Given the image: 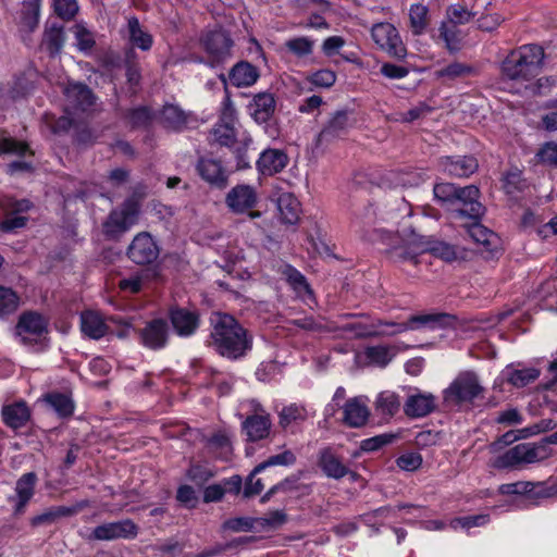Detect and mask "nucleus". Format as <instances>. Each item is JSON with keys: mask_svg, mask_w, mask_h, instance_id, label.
Returning a JSON list of instances; mask_svg holds the SVG:
<instances>
[{"mask_svg": "<svg viewBox=\"0 0 557 557\" xmlns=\"http://www.w3.org/2000/svg\"><path fill=\"white\" fill-rule=\"evenodd\" d=\"M208 347L231 361L245 358L252 349L253 336L233 315L214 313L210 319Z\"/></svg>", "mask_w": 557, "mask_h": 557, "instance_id": "f257e3e1", "label": "nucleus"}, {"mask_svg": "<svg viewBox=\"0 0 557 557\" xmlns=\"http://www.w3.org/2000/svg\"><path fill=\"white\" fill-rule=\"evenodd\" d=\"M456 317L449 313L436 312V313H423L414 314L408 318L405 322H387L379 320L375 326H387V330L369 331L361 324L348 323L342 326L345 332H354L356 337H371V336H394L404 333L409 330H441L450 327L455 324Z\"/></svg>", "mask_w": 557, "mask_h": 557, "instance_id": "f03ea898", "label": "nucleus"}, {"mask_svg": "<svg viewBox=\"0 0 557 557\" xmlns=\"http://www.w3.org/2000/svg\"><path fill=\"white\" fill-rule=\"evenodd\" d=\"M545 51L537 44H527L508 52L500 62L502 77L517 83H530L544 65Z\"/></svg>", "mask_w": 557, "mask_h": 557, "instance_id": "7ed1b4c3", "label": "nucleus"}, {"mask_svg": "<svg viewBox=\"0 0 557 557\" xmlns=\"http://www.w3.org/2000/svg\"><path fill=\"white\" fill-rule=\"evenodd\" d=\"M550 444H557V432L539 443H521L495 457L492 467L497 470H517L527 465L537 463L553 455Z\"/></svg>", "mask_w": 557, "mask_h": 557, "instance_id": "20e7f679", "label": "nucleus"}, {"mask_svg": "<svg viewBox=\"0 0 557 557\" xmlns=\"http://www.w3.org/2000/svg\"><path fill=\"white\" fill-rule=\"evenodd\" d=\"M140 206L134 198H127L119 207L111 210L102 223V233L108 239H119L137 222Z\"/></svg>", "mask_w": 557, "mask_h": 557, "instance_id": "39448f33", "label": "nucleus"}, {"mask_svg": "<svg viewBox=\"0 0 557 557\" xmlns=\"http://www.w3.org/2000/svg\"><path fill=\"white\" fill-rule=\"evenodd\" d=\"M483 392L478 376L470 371L461 372L443 392L444 403L448 406H458L472 403Z\"/></svg>", "mask_w": 557, "mask_h": 557, "instance_id": "423d86ee", "label": "nucleus"}, {"mask_svg": "<svg viewBox=\"0 0 557 557\" xmlns=\"http://www.w3.org/2000/svg\"><path fill=\"white\" fill-rule=\"evenodd\" d=\"M371 38L388 57L397 60H404L407 57V48L393 24L388 22L374 24L371 28Z\"/></svg>", "mask_w": 557, "mask_h": 557, "instance_id": "0eeeda50", "label": "nucleus"}, {"mask_svg": "<svg viewBox=\"0 0 557 557\" xmlns=\"http://www.w3.org/2000/svg\"><path fill=\"white\" fill-rule=\"evenodd\" d=\"M201 45L208 55L210 66H218L232 57L233 40L223 29L207 32L201 37Z\"/></svg>", "mask_w": 557, "mask_h": 557, "instance_id": "6e6552de", "label": "nucleus"}, {"mask_svg": "<svg viewBox=\"0 0 557 557\" xmlns=\"http://www.w3.org/2000/svg\"><path fill=\"white\" fill-rule=\"evenodd\" d=\"M228 210L235 214L248 213L250 219L260 218V211L252 209L258 203V194L255 187L247 184H238L230 189L225 196Z\"/></svg>", "mask_w": 557, "mask_h": 557, "instance_id": "1a4fd4ad", "label": "nucleus"}, {"mask_svg": "<svg viewBox=\"0 0 557 557\" xmlns=\"http://www.w3.org/2000/svg\"><path fill=\"white\" fill-rule=\"evenodd\" d=\"M354 227L357 232L372 243H382L385 239L391 242L398 240V234L385 231L384 228L377 227V213L375 208L370 205L359 212L354 222Z\"/></svg>", "mask_w": 557, "mask_h": 557, "instance_id": "9d476101", "label": "nucleus"}, {"mask_svg": "<svg viewBox=\"0 0 557 557\" xmlns=\"http://www.w3.org/2000/svg\"><path fill=\"white\" fill-rule=\"evenodd\" d=\"M47 332V320L40 313L33 311L22 313L15 326V335L25 346L38 344Z\"/></svg>", "mask_w": 557, "mask_h": 557, "instance_id": "9b49d317", "label": "nucleus"}, {"mask_svg": "<svg viewBox=\"0 0 557 557\" xmlns=\"http://www.w3.org/2000/svg\"><path fill=\"white\" fill-rule=\"evenodd\" d=\"M139 527L132 519L106 522L92 529L89 539L95 541L134 540Z\"/></svg>", "mask_w": 557, "mask_h": 557, "instance_id": "f8f14e48", "label": "nucleus"}, {"mask_svg": "<svg viewBox=\"0 0 557 557\" xmlns=\"http://www.w3.org/2000/svg\"><path fill=\"white\" fill-rule=\"evenodd\" d=\"M159 246L147 232L138 233L131 242L126 255L131 261L138 265H147L159 257Z\"/></svg>", "mask_w": 557, "mask_h": 557, "instance_id": "ddd939ff", "label": "nucleus"}, {"mask_svg": "<svg viewBox=\"0 0 557 557\" xmlns=\"http://www.w3.org/2000/svg\"><path fill=\"white\" fill-rule=\"evenodd\" d=\"M479 198L480 190L476 186H457L456 205L459 207L455 209L456 214L474 221L480 220L484 214L485 208L479 201Z\"/></svg>", "mask_w": 557, "mask_h": 557, "instance_id": "4468645a", "label": "nucleus"}, {"mask_svg": "<svg viewBox=\"0 0 557 557\" xmlns=\"http://www.w3.org/2000/svg\"><path fill=\"white\" fill-rule=\"evenodd\" d=\"M38 476L35 472H26L22 474L14 487L15 495L10 497L9 500L14 503L13 513L21 516L25 512L27 505L35 495Z\"/></svg>", "mask_w": 557, "mask_h": 557, "instance_id": "2eb2a0df", "label": "nucleus"}, {"mask_svg": "<svg viewBox=\"0 0 557 557\" xmlns=\"http://www.w3.org/2000/svg\"><path fill=\"white\" fill-rule=\"evenodd\" d=\"M140 343L152 350L162 349L168 344L169 325L162 318L152 319L139 331Z\"/></svg>", "mask_w": 557, "mask_h": 557, "instance_id": "dca6fc26", "label": "nucleus"}, {"mask_svg": "<svg viewBox=\"0 0 557 557\" xmlns=\"http://www.w3.org/2000/svg\"><path fill=\"white\" fill-rule=\"evenodd\" d=\"M436 397L432 393L418 388L408 395L404 404V412L411 419L424 418L436 410Z\"/></svg>", "mask_w": 557, "mask_h": 557, "instance_id": "f3484780", "label": "nucleus"}, {"mask_svg": "<svg viewBox=\"0 0 557 557\" xmlns=\"http://www.w3.org/2000/svg\"><path fill=\"white\" fill-rule=\"evenodd\" d=\"M169 319L174 332L181 337L191 336L200 324V317L197 311L177 306L169 309Z\"/></svg>", "mask_w": 557, "mask_h": 557, "instance_id": "a211bd4d", "label": "nucleus"}, {"mask_svg": "<svg viewBox=\"0 0 557 557\" xmlns=\"http://www.w3.org/2000/svg\"><path fill=\"white\" fill-rule=\"evenodd\" d=\"M89 507L88 500H81L72 506H52L47 508L41 513H38L29 519L32 528H38L41 525H50L55 523L62 518L75 516L81 510Z\"/></svg>", "mask_w": 557, "mask_h": 557, "instance_id": "6ab92c4d", "label": "nucleus"}, {"mask_svg": "<svg viewBox=\"0 0 557 557\" xmlns=\"http://www.w3.org/2000/svg\"><path fill=\"white\" fill-rule=\"evenodd\" d=\"M437 165L444 173L455 177H469L479 166L473 156L441 157Z\"/></svg>", "mask_w": 557, "mask_h": 557, "instance_id": "aec40b11", "label": "nucleus"}, {"mask_svg": "<svg viewBox=\"0 0 557 557\" xmlns=\"http://www.w3.org/2000/svg\"><path fill=\"white\" fill-rule=\"evenodd\" d=\"M317 465L329 479L341 480L349 473L348 466L331 447H323L319 450Z\"/></svg>", "mask_w": 557, "mask_h": 557, "instance_id": "412c9836", "label": "nucleus"}, {"mask_svg": "<svg viewBox=\"0 0 557 557\" xmlns=\"http://www.w3.org/2000/svg\"><path fill=\"white\" fill-rule=\"evenodd\" d=\"M196 169L200 177L211 186L220 189L227 186L228 175L221 161L211 158H200Z\"/></svg>", "mask_w": 557, "mask_h": 557, "instance_id": "4be33fe9", "label": "nucleus"}, {"mask_svg": "<svg viewBox=\"0 0 557 557\" xmlns=\"http://www.w3.org/2000/svg\"><path fill=\"white\" fill-rule=\"evenodd\" d=\"M351 126L349 111L338 110L334 112L324 127L318 135V143H330L336 138L344 136Z\"/></svg>", "mask_w": 557, "mask_h": 557, "instance_id": "5701e85b", "label": "nucleus"}, {"mask_svg": "<svg viewBox=\"0 0 557 557\" xmlns=\"http://www.w3.org/2000/svg\"><path fill=\"white\" fill-rule=\"evenodd\" d=\"M276 108V101L271 92H259L253 96L248 104V111L258 124H267L272 119Z\"/></svg>", "mask_w": 557, "mask_h": 557, "instance_id": "b1692460", "label": "nucleus"}, {"mask_svg": "<svg viewBox=\"0 0 557 557\" xmlns=\"http://www.w3.org/2000/svg\"><path fill=\"white\" fill-rule=\"evenodd\" d=\"M271 426L270 414L265 412L248 416L242 423V429L248 442H259L267 438L270 435Z\"/></svg>", "mask_w": 557, "mask_h": 557, "instance_id": "393cba45", "label": "nucleus"}, {"mask_svg": "<svg viewBox=\"0 0 557 557\" xmlns=\"http://www.w3.org/2000/svg\"><path fill=\"white\" fill-rule=\"evenodd\" d=\"M287 164V154L283 150L274 148L263 150L256 163L258 171L265 176L280 173Z\"/></svg>", "mask_w": 557, "mask_h": 557, "instance_id": "a878e982", "label": "nucleus"}, {"mask_svg": "<svg viewBox=\"0 0 557 557\" xmlns=\"http://www.w3.org/2000/svg\"><path fill=\"white\" fill-rule=\"evenodd\" d=\"M369 416V408L359 397L348 399L343 406V422L350 428L363 426Z\"/></svg>", "mask_w": 557, "mask_h": 557, "instance_id": "bb28decb", "label": "nucleus"}, {"mask_svg": "<svg viewBox=\"0 0 557 557\" xmlns=\"http://www.w3.org/2000/svg\"><path fill=\"white\" fill-rule=\"evenodd\" d=\"M1 414L3 422L8 428L18 430L28 423L32 417V411L27 404L21 400L3 406Z\"/></svg>", "mask_w": 557, "mask_h": 557, "instance_id": "cd10ccee", "label": "nucleus"}, {"mask_svg": "<svg viewBox=\"0 0 557 557\" xmlns=\"http://www.w3.org/2000/svg\"><path fill=\"white\" fill-rule=\"evenodd\" d=\"M81 331L91 339H100L109 334L110 329L99 312L87 310L81 313Z\"/></svg>", "mask_w": 557, "mask_h": 557, "instance_id": "c85d7f7f", "label": "nucleus"}, {"mask_svg": "<svg viewBox=\"0 0 557 557\" xmlns=\"http://www.w3.org/2000/svg\"><path fill=\"white\" fill-rule=\"evenodd\" d=\"M468 234L475 243L481 245L485 251L491 253L498 251L500 238L496 233L482 225L480 220H471V223L468 225Z\"/></svg>", "mask_w": 557, "mask_h": 557, "instance_id": "c756f323", "label": "nucleus"}, {"mask_svg": "<svg viewBox=\"0 0 557 557\" xmlns=\"http://www.w3.org/2000/svg\"><path fill=\"white\" fill-rule=\"evenodd\" d=\"M260 77L258 67L247 61L237 62L228 72V79L235 87H250Z\"/></svg>", "mask_w": 557, "mask_h": 557, "instance_id": "7c9ffc66", "label": "nucleus"}, {"mask_svg": "<svg viewBox=\"0 0 557 557\" xmlns=\"http://www.w3.org/2000/svg\"><path fill=\"white\" fill-rule=\"evenodd\" d=\"M476 69L468 63L454 61L442 69L435 71L436 79L442 81L444 84H449L458 79H463L476 75Z\"/></svg>", "mask_w": 557, "mask_h": 557, "instance_id": "2f4dec72", "label": "nucleus"}, {"mask_svg": "<svg viewBox=\"0 0 557 557\" xmlns=\"http://www.w3.org/2000/svg\"><path fill=\"white\" fill-rule=\"evenodd\" d=\"M308 417V410L304 405L296 403L289 404L284 406L278 412V425L283 430H290L294 432L293 428L305 422Z\"/></svg>", "mask_w": 557, "mask_h": 557, "instance_id": "473e14b6", "label": "nucleus"}, {"mask_svg": "<svg viewBox=\"0 0 557 557\" xmlns=\"http://www.w3.org/2000/svg\"><path fill=\"white\" fill-rule=\"evenodd\" d=\"M44 401L58 414L60 418H69L73 416L75 410V403L67 393L50 392L44 395Z\"/></svg>", "mask_w": 557, "mask_h": 557, "instance_id": "72a5a7b5", "label": "nucleus"}, {"mask_svg": "<svg viewBox=\"0 0 557 557\" xmlns=\"http://www.w3.org/2000/svg\"><path fill=\"white\" fill-rule=\"evenodd\" d=\"M277 209L282 222L286 224H295L299 220L300 202L290 193L280 195L277 199Z\"/></svg>", "mask_w": 557, "mask_h": 557, "instance_id": "f704fd0d", "label": "nucleus"}, {"mask_svg": "<svg viewBox=\"0 0 557 557\" xmlns=\"http://www.w3.org/2000/svg\"><path fill=\"white\" fill-rule=\"evenodd\" d=\"M400 243H401V239L399 236H398V240H396V242H391L387 239H385V242H382V244H384L388 247L387 251L391 253V258L394 261H410L413 264H417L418 263V255L420 252H423L425 250V248L420 247V246L411 247V246L400 245Z\"/></svg>", "mask_w": 557, "mask_h": 557, "instance_id": "c9c22d12", "label": "nucleus"}, {"mask_svg": "<svg viewBox=\"0 0 557 557\" xmlns=\"http://www.w3.org/2000/svg\"><path fill=\"white\" fill-rule=\"evenodd\" d=\"M65 44L64 26L58 23L47 24L44 32L42 45L46 46L51 55L61 52Z\"/></svg>", "mask_w": 557, "mask_h": 557, "instance_id": "e433bc0d", "label": "nucleus"}, {"mask_svg": "<svg viewBox=\"0 0 557 557\" xmlns=\"http://www.w3.org/2000/svg\"><path fill=\"white\" fill-rule=\"evenodd\" d=\"M65 94L69 100H71L75 108L79 110H87L94 104V94L90 88L84 84L70 85L65 89Z\"/></svg>", "mask_w": 557, "mask_h": 557, "instance_id": "4c0bfd02", "label": "nucleus"}, {"mask_svg": "<svg viewBox=\"0 0 557 557\" xmlns=\"http://www.w3.org/2000/svg\"><path fill=\"white\" fill-rule=\"evenodd\" d=\"M161 122L166 128L182 131L187 123V115L178 106L165 104L161 111Z\"/></svg>", "mask_w": 557, "mask_h": 557, "instance_id": "58836bf2", "label": "nucleus"}, {"mask_svg": "<svg viewBox=\"0 0 557 557\" xmlns=\"http://www.w3.org/2000/svg\"><path fill=\"white\" fill-rule=\"evenodd\" d=\"M127 26L131 42L143 51H148L152 47L153 39L150 34L143 30L139 20L136 16L129 17Z\"/></svg>", "mask_w": 557, "mask_h": 557, "instance_id": "ea45409f", "label": "nucleus"}, {"mask_svg": "<svg viewBox=\"0 0 557 557\" xmlns=\"http://www.w3.org/2000/svg\"><path fill=\"white\" fill-rule=\"evenodd\" d=\"M283 274L285 275L287 283L299 297L312 296L313 293L306 276L296 268L287 265L283 271Z\"/></svg>", "mask_w": 557, "mask_h": 557, "instance_id": "a19ab883", "label": "nucleus"}, {"mask_svg": "<svg viewBox=\"0 0 557 557\" xmlns=\"http://www.w3.org/2000/svg\"><path fill=\"white\" fill-rule=\"evenodd\" d=\"M40 0H24L21 10V22L29 32H34L39 23Z\"/></svg>", "mask_w": 557, "mask_h": 557, "instance_id": "79ce46f5", "label": "nucleus"}, {"mask_svg": "<svg viewBox=\"0 0 557 557\" xmlns=\"http://www.w3.org/2000/svg\"><path fill=\"white\" fill-rule=\"evenodd\" d=\"M257 530H277L288 521V516L283 509L268 511L263 517L256 518Z\"/></svg>", "mask_w": 557, "mask_h": 557, "instance_id": "37998d69", "label": "nucleus"}, {"mask_svg": "<svg viewBox=\"0 0 557 557\" xmlns=\"http://www.w3.org/2000/svg\"><path fill=\"white\" fill-rule=\"evenodd\" d=\"M375 407L381 414L393 417L400 408L399 397L394 392H382L376 398Z\"/></svg>", "mask_w": 557, "mask_h": 557, "instance_id": "c03bdc74", "label": "nucleus"}, {"mask_svg": "<svg viewBox=\"0 0 557 557\" xmlns=\"http://www.w3.org/2000/svg\"><path fill=\"white\" fill-rule=\"evenodd\" d=\"M211 136L221 146L231 147L236 141L235 124L218 122L211 131Z\"/></svg>", "mask_w": 557, "mask_h": 557, "instance_id": "a18cd8bd", "label": "nucleus"}, {"mask_svg": "<svg viewBox=\"0 0 557 557\" xmlns=\"http://www.w3.org/2000/svg\"><path fill=\"white\" fill-rule=\"evenodd\" d=\"M429 10L425 5L417 3L410 7L409 18L410 27L413 35H421L428 26Z\"/></svg>", "mask_w": 557, "mask_h": 557, "instance_id": "49530a36", "label": "nucleus"}, {"mask_svg": "<svg viewBox=\"0 0 557 557\" xmlns=\"http://www.w3.org/2000/svg\"><path fill=\"white\" fill-rule=\"evenodd\" d=\"M290 324L309 332H333L334 327L325 322L324 318H314L312 315H306L302 318L294 319Z\"/></svg>", "mask_w": 557, "mask_h": 557, "instance_id": "de8ad7c7", "label": "nucleus"}, {"mask_svg": "<svg viewBox=\"0 0 557 557\" xmlns=\"http://www.w3.org/2000/svg\"><path fill=\"white\" fill-rule=\"evenodd\" d=\"M295 462H296L295 454L292 450H284L281 454L270 456L267 460L257 465L252 470V474H259L269 467H273V466L288 467V466H293Z\"/></svg>", "mask_w": 557, "mask_h": 557, "instance_id": "09e8293b", "label": "nucleus"}, {"mask_svg": "<svg viewBox=\"0 0 557 557\" xmlns=\"http://www.w3.org/2000/svg\"><path fill=\"white\" fill-rule=\"evenodd\" d=\"M72 30L79 51L88 52L95 47L96 40L94 34L83 23H76L72 27Z\"/></svg>", "mask_w": 557, "mask_h": 557, "instance_id": "8fccbe9b", "label": "nucleus"}, {"mask_svg": "<svg viewBox=\"0 0 557 557\" xmlns=\"http://www.w3.org/2000/svg\"><path fill=\"white\" fill-rule=\"evenodd\" d=\"M287 51L296 55L297 58H305L312 53L314 41L308 37H296L288 39L285 42Z\"/></svg>", "mask_w": 557, "mask_h": 557, "instance_id": "3c124183", "label": "nucleus"}, {"mask_svg": "<svg viewBox=\"0 0 557 557\" xmlns=\"http://www.w3.org/2000/svg\"><path fill=\"white\" fill-rule=\"evenodd\" d=\"M216 474L215 470L208 465L195 463L187 470V478L198 486H202Z\"/></svg>", "mask_w": 557, "mask_h": 557, "instance_id": "603ef678", "label": "nucleus"}, {"mask_svg": "<svg viewBox=\"0 0 557 557\" xmlns=\"http://www.w3.org/2000/svg\"><path fill=\"white\" fill-rule=\"evenodd\" d=\"M540 376V370L535 368H524L512 370L508 376V382L516 387H524L534 382Z\"/></svg>", "mask_w": 557, "mask_h": 557, "instance_id": "864d4df0", "label": "nucleus"}, {"mask_svg": "<svg viewBox=\"0 0 557 557\" xmlns=\"http://www.w3.org/2000/svg\"><path fill=\"white\" fill-rule=\"evenodd\" d=\"M18 300L13 289L0 286V318L13 313L18 307Z\"/></svg>", "mask_w": 557, "mask_h": 557, "instance_id": "5fc2aeb1", "label": "nucleus"}, {"mask_svg": "<svg viewBox=\"0 0 557 557\" xmlns=\"http://www.w3.org/2000/svg\"><path fill=\"white\" fill-rule=\"evenodd\" d=\"M434 197L442 205H456L457 186L453 183H437L433 188Z\"/></svg>", "mask_w": 557, "mask_h": 557, "instance_id": "6e6d98bb", "label": "nucleus"}, {"mask_svg": "<svg viewBox=\"0 0 557 557\" xmlns=\"http://www.w3.org/2000/svg\"><path fill=\"white\" fill-rule=\"evenodd\" d=\"M537 163L557 168V143L547 141L541 146L535 154Z\"/></svg>", "mask_w": 557, "mask_h": 557, "instance_id": "4d7b16f0", "label": "nucleus"}, {"mask_svg": "<svg viewBox=\"0 0 557 557\" xmlns=\"http://www.w3.org/2000/svg\"><path fill=\"white\" fill-rule=\"evenodd\" d=\"M446 15L449 22L456 26L470 22L475 16V13L468 10L465 5L457 3L447 8Z\"/></svg>", "mask_w": 557, "mask_h": 557, "instance_id": "13d9d810", "label": "nucleus"}, {"mask_svg": "<svg viewBox=\"0 0 557 557\" xmlns=\"http://www.w3.org/2000/svg\"><path fill=\"white\" fill-rule=\"evenodd\" d=\"M440 36L445 41L446 48L450 52H457L460 49L459 30L455 25L449 26L443 22L440 26Z\"/></svg>", "mask_w": 557, "mask_h": 557, "instance_id": "bf43d9fd", "label": "nucleus"}, {"mask_svg": "<svg viewBox=\"0 0 557 557\" xmlns=\"http://www.w3.org/2000/svg\"><path fill=\"white\" fill-rule=\"evenodd\" d=\"M396 440V435L392 433L380 434L370 438H366L361 442L360 448L363 451H375L385 445L393 443Z\"/></svg>", "mask_w": 557, "mask_h": 557, "instance_id": "052dcab7", "label": "nucleus"}, {"mask_svg": "<svg viewBox=\"0 0 557 557\" xmlns=\"http://www.w3.org/2000/svg\"><path fill=\"white\" fill-rule=\"evenodd\" d=\"M366 357L370 362L385 367L392 360L391 350L387 346H372L366 349Z\"/></svg>", "mask_w": 557, "mask_h": 557, "instance_id": "680f3d73", "label": "nucleus"}, {"mask_svg": "<svg viewBox=\"0 0 557 557\" xmlns=\"http://www.w3.org/2000/svg\"><path fill=\"white\" fill-rule=\"evenodd\" d=\"M523 186L522 172L518 169L507 172L503 177V188L508 195H515Z\"/></svg>", "mask_w": 557, "mask_h": 557, "instance_id": "e2e57ef3", "label": "nucleus"}, {"mask_svg": "<svg viewBox=\"0 0 557 557\" xmlns=\"http://www.w3.org/2000/svg\"><path fill=\"white\" fill-rule=\"evenodd\" d=\"M53 8L55 14L64 21H71L78 12L76 0H53Z\"/></svg>", "mask_w": 557, "mask_h": 557, "instance_id": "0e129e2a", "label": "nucleus"}, {"mask_svg": "<svg viewBox=\"0 0 557 557\" xmlns=\"http://www.w3.org/2000/svg\"><path fill=\"white\" fill-rule=\"evenodd\" d=\"M27 150V144L17 141L11 137H7L2 132H0V153H14L23 156Z\"/></svg>", "mask_w": 557, "mask_h": 557, "instance_id": "69168bd1", "label": "nucleus"}, {"mask_svg": "<svg viewBox=\"0 0 557 557\" xmlns=\"http://www.w3.org/2000/svg\"><path fill=\"white\" fill-rule=\"evenodd\" d=\"M490 520L488 515H474L467 517H458L450 521V527L453 529L462 528L470 529L473 527H481L487 523Z\"/></svg>", "mask_w": 557, "mask_h": 557, "instance_id": "338daca9", "label": "nucleus"}, {"mask_svg": "<svg viewBox=\"0 0 557 557\" xmlns=\"http://www.w3.org/2000/svg\"><path fill=\"white\" fill-rule=\"evenodd\" d=\"M27 221L28 219L26 216L10 212L0 222V230L4 233H14L17 230L25 227Z\"/></svg>", "mask_w": 557, "mask_h": 557, "instance_id": "774afa93", "label": "nucleus"}]
</instances>
